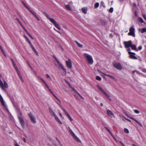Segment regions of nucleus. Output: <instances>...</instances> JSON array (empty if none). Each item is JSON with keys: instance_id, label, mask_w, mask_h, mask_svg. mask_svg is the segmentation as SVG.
I'll use <instances>...</instances> for the list:
<instances>
[{"instance_id": "338daca9", "label": "nucleus", "mask_w": 146, "mask_h": 146, "mask_svg": "<svg viewBox=\"0 0 146 146\" xmlns=\"http://www.w3.org/2000/svg\"><path fill=\"white\" fill-rule=\"evenodd\" d=\"M41 80L42 81V82L44 83V84L46 83L44 81V80L42 78H41Z\"/></svg>"}, {"instance_id": "6e6552de", "label": "nucleus", "mask_w": 146, "mask_h": 146, "mask_svg": "<svg viewBox=\"0 0 146 146\" xmlns=\"http://www.w3.org/2000/svg\"><path fill=\"white\" fill-rule=\"evenodd\" d=\"M98 71L100 73H101L102 74L101 75V76H104V75L106 76H108L110 77V78H111L113 80H114L115 81H116L117 80H116V78L114 77L113 76H111V75H110L109 74H105V73H104V72H102L101 71H100L99 70H98Z\"/></svg>"}, {"instance_id": "f3484780", "label": "nucleus", "mask_w": 146, "mask_h": 146, "mask_svg": "<svg viewBox=\"0 0 146 146\" xmlns=\"http://www.w3.org/2000/svg\"><path fill=\"white\" fill-rule=\"evenodd\" d=\"M49 110L50 114L54 116V118L57 116L55 113L50 108H49Z\"/></svg>"}, {"instance_id": "9d476101", "label": "nucleus", "mask_w": 146, "mask_h": 146, "mask_svg": "<svg viewBox=\"0 0 146 146\" xmlns=\"http://www.w3.org/2000/svg\"><path fill=\"white\" fill-rule=\"evenodd\" d=\"M50 22L53 23L54 26L59 30H60V25L57 23L56 21L53 19H51Z\"/></svg>"}, {"instance_id": "774afa93", "label": "nucleus", "mask_w": 146, "mask_h": 146, "mask_svg": "<svg viewBox=\"0 0 146 146\" xmlns=\"http://www.w3.org/2000/svg\"><path fill=\"white\" fill-rule=\"evenodd\" d=\"M19 24L22 26V28L24 26L21 23V22L19 23Z\"/></svg>"}, {"instance_id": "a878e982", "label": "nucleus", "mask_w": 146, "mask_h": 146, "mask_svg": "<svg viewBox=\"0 0 146 146\" xmlns=\"http://www.w3.org/2000/svg\"><path fill=\"white\" fill-rule=\"evenodd\" d=\"M105 129L108 131V132L110 134V135L113 137H114L113 135L112 134L110 130L108 129V128L106 127H105Z\"/></svg>"}, {"instance_id": "a19ab883", "label": "nucleus", "mask_w": 146, "mask_h": 146, "mask_svg": "<svg viewBox=\"0 0 146 146\" xmlns=\"http://www.w3.org/2000/svg\"><path fill=\"white\" fill-rule=\"evenodd\" d=\"M56 139L58 141L59 144L60 146H63V145L61 143L60 141L57 138H56Z\"/></svg>"}, {"instance_id": "0e129e2a", "label": "nucleus", "mask_w": 146, "mask_h": 146, "mask_svg": "<svg viewBox=\"0 0 146 146\" xmlns=\"http://www.w3.org/2000/svg\"><path fill=\"white\" fill-rule=\"evenodd\" d=\"M123 117L126 120L129 121L131 122V121L130 120H129V119H127L126 118H125V117Z\"/></svg>"}, {"instance_id": "0eeeda50", "label": "nucleus", "mask_w": 146, "mask_h": 146, "mask_svg": "<svg viewBox=\"0 0 146 146\" xmlns=\"http://www.w3.org/2000/svg\"><path fill=\"white\" fill-rule=\"evenodd\" d=\"M98 71L100 73H101L102 74L101 75V76H104V75L106 76H108L110 77V78H111L113 80H114L115 81H116L117 80H116V78L114 77L113 76H111V75H110L109 74H105V73H104V72H102L101 71H100L99 70H98Z\"/></svg>"}, {"instance_id": "c9c22d12", "label": "nucleus", "mask_w": 146, "mask_h": 146, "mask_svg": "<svg viewBox=\"0 0 146 146\" xmlns=\"http://www.w3.org/2000/svg\"><path fill=\"white\" fill-rule=\"evenodd\" d=\"M138 21L139 22H140L141 23H143L144 22V21L142 18L139 17L138 18Z\"/></svg>"}, {"instance_id": "3c124183", "label": "nucleus", "mask_w": 146, "mask_h": 146, "mask_svg": "<svg viewBox=\"0 0 146 146\" xmlns=\"http://www.w3.org/2000/svg\"><path fill=\"white\" fill-rule=\"evenodd\" d=\"M142 16L144 20L146 21V15L145 14H144L142 15Z\"/></svg>"}, {"instance_id": "e2e57ef3", "label": "nucleus", "mask_w": 146, "mask_h": 146, "mask_svg": "<svg viewBox=\"0 0 146 146\" xmlns=\"http://www.w3.org/2000/svg\"><path fill=\"white\" fill-rule=\"evenodd\" d=\"M142 48V46H140L138 47V49L139 50H140Z\"/></svg>"}, {"instance_id": "13d9d810", "label": "nucleus", "mask_w": 146, "mask_h": 146, "mask_svg": "<svg viewBox=\"0 0 146 146\" xmlns=\"http://www.w3.org/2000/svg\"><path fill=\"white\" fill-rule=\"evenodd\" d=\"M15 146H20V145L18 144L17 142H16L14 144Z\"/></svg>"}, {"instance_id": "7c9ffc66", "label": "nucleus", "mask_w": 146, "mask_h": 146, "mask_svg": "<svg viewBox=\"0 0 146 146\" xmlns=\"http://www.w3.org/2000/svg\"><path fill=\"white\" fill-rule=\"evenodd\" d=\"M74 92L76 93L80 96V98L83 99H84V98L78 92H77L76 90H74Z\"/></svg>"}, {"instance_id": "423d86ee", "label": "nucleus", "mask_w": 146, "mask_h": 146, "mask_svg": "<svg viewBox=\"0 0 146 146\" xmlns=\"http://www.w3.org/2000/svg\"><path fill=\"white\" fill-rule=\"evenodd\" d=\"M132 44V42L131 40H129L128 41H124L123 42V44L125 48H126L130 47Z\"/></svg>"}, {"instance_id": "4be33fe9", "label": "nucleus", "mask_w": 146, "mask_h": 146, "mask_svg": "<svg viewBox=\"0 0 146 146\" xmlns=\"http://www.w3.org/2000/svg\"><path fill=\"white\" fill-rule=\"evenodd\" d=\"M65 7L67 9L71 11L72 10V7L69 4L65 5Z\"/></svg>"}, {"instance_id": "393cba45", "label": "nucleus", "mask_w": 146, "mask_h": 146, "mask_svg": "<svg viewBox=\"0 0 146 146\" xmlns=\"http://www.w3.org/2000/svg\"><path fill=\"white\" fill-rule=\"evenodd\" d=\"M52 56L53 57V58H54V59L58 63V64H60L59 61L57 59V58H56V57L54 55H52Z\"/></svg>"}, {"instance_id": "4c0bfd02", "label": "nucleus", "mask_w": 146, "mask_h": 146, "mask_svg": "<svg viewBox=\"0 0 146 146\" xmlns=\"http://www.w3.org/2000/svg\"><path fill=\"white\" fill-rule=\"evenodd\" d=\"M99 5V4L98 3H96L94 5V7L95 8H98Z\"/></svg>"}, {"instance_id": "052dcab7", "label": "nucleus", "mask_w": 146, "mask_h": 146, "mask_svg": "<svg viewBox=\"0 0 146 146\" xmlns=\"http://www.w3.org/2000/svg\"><path fill=\"white\" fill-rule=\"evenodd\" d=\"M134 14H135V15L136 16H137L138 15L137 12L136 11H135V12H134Z\"/></svg>"}, {"instance_id": "5701e85b", "label": "nucleus", "mask_w": 146, "mask_h": 146, "mask_svg": "<svg viewBox=\"0 0 146 146\" xmlns=\"http://www.w3.org/2000/svg\"><path fill=\"white\" fill-rule=\"evenodd\" d=\"M132 48V50H135L136 51H138L137 50V48L136 47V45H132V44H131V46L130 47Z\"/></svg>"}, {"instance_id": "20e7f679", "label": "nucleus", "mask_w": 146, "mask_h": 146, "mask_svg": "<svg viewBox=\"0 0 146 146\" xmlns=\"http://www.w3.org/2000/svg\"><path fill=\"white\" fill-rule=\"evenodd\" d=\"M0 101L2 105L4 107V108L8 111H9V110L7 108V106L4 100L0 94Z\"/></svg>"}, {"instance_id": "58836bf2", "label": "nucleus", "mask_w": 146, "mask_h": 146, "mask_svg": "<svg viewBox=\"0 0 146 146\" xmlns=\"http://www.w3.org/2000/svg\"><path fill=\"white\" fill-rule=\"evenodd\" d=\"M124 132L125 133L127 134L129 133V131L126 128H125L124 129Z\"/></svg>"}, {"instance_id": "f8f14e48", "label": "nucleus", "mask_w": 146, "mask_h": 146, "mask_svg": "<svg viewBox=\"0 0 146 146\" xmlns=\"http://www.w3.org/2000/svg\"><path fill=\"white\" fill-rule=\"evenodd\" d=\"M107 112L108 115L111 118L115 117V116L114 114L109 109L107 110Z\"/></svg>"}, {"instance_id": "ddd939ff", "label": "nucleus", "mask_w": 146, "mask_h": 146, "mask_svg": "<svg viewBox=\"0 0 146 146\" xmlns=\"http://www.w3.org/2000/svg\"><path fill=\"white\" fill-rule=\"evenodd\" d=\"M20 123L23 128H25L24 122L23 119L20 117H18Z\"/></svg>"}, {"instance_id": "2f4dec72", "label": "nucleus", "mask_w": 146, "mask_h": 146, "mask_svg": "<svg viewBox=\"0 0 146 146\" xmlns=\"http://www.w3.org/2000/svg\"><path fill=\"white\" fill-rule=\"evenodd\" d=\"M60 107L62 110L64 112L66 115L68 113L67 112V111L64 108H63L62 106H61Z\"/></svg>"}, {"instance_id": "09e8293b", "label": "nucleus", "mask_w": 146, "mask_h": 146, "mask_svg": "<svg viewBox=\"0 0 146 146\" xmlns=\"http://www.w3.org/2000/svg\"><path fill=\"white\" fill-rule=\"evenodd\" d=\"M28 35L33 40L34 39L33 37L29 33H28Z\"/></svg>"}, {"instance_id": "49530a36", "label": "nucleus", "mask_w": 146, "mask_h": 146, "mask_svg": "<svg viewBox=\"0 0 146 146\" xmlns=\"http://www.w3.org/2000/svg\"><path fill=\"white\" fill-rule=\"evenodd\" d=\"M113 11V7H111L109 10V12L110 13H112Z\"/></svg>"}, {"instance_id": "bf43d9fd", "label": "nucleus", "mask_w": 146, "mask_h": 146, "mask_svg": "<svg viewBox=\"0 0 146 146\" xmlns=\"http://www.w3.org/2000/svg\"><path fill=\"white\" fill-rule=\"evenodd\" d=\"M13 105H14V106L16 107V108H17V104H16V103H13Z\"/></svg>"}, {"instance_id": "69168bd1", "label": "nucleus", "mask_w": 146, "mask_h": 146, "mask_svg": "<svg viewBox=\"0 0 146 146\" xmlns=\"http://www.w3.org/2000/svg\"><path fill=\"white\" fill-rule=\"evenodd\" d=\"M46 76L47 78H51L50 76H49V75L48 74H46Z\"/></svg>"}, {"instance_id": "c756f323", "label": "nucleus", "mask_w": 146, "mask_h": 146, "mask_svg": "<svg viewBox=\"0 0 146 146\" xmlns=\"http://www.w3.org/2000/svg\"><path fill=\"white\" fill-rule=\"evenodd\" d=\"M74 92L76 93L80 96V98L83 99H84V98L78 92H77L76 90H74Z\"/></svg>"}, {"instance_id": "7ed1b4c3", "label": "nucleus", "mask_w": 146, "mask_h": 146, "mask_svg": "<svg viewBox=\"0 0 146 146\" xmlns=\"http://www.w3.org/2000/svg\"><path fill=\"white\" fill-rule=\"evenodd\" d=\"M98 89L103 94L106 96L107 98L110 99V96L99 85H97L96 86Z\"/></svg>"}, {"instance_id": "37998d69", "label": "nucleus", "mask_w": 146, "mask_h": 146, "mask_svg": "<svg viewBox=\"0 0 146 146\" xmlns=\"http://www.w3.org/2000/svg\"><path fill=\"white\" fill-rule=\"evenodd\" d=\"M67 67L68 68H71L72 67V64H66Z\"/></svg>"}, {"instance_id": "f704fd0d", "label": "nucleus", "mask_w": 146, "mask_h": 146, "mask_svg": "<svg viewBox=\"0 0 146 146\" xmlns=\"http://www.w3.org/2000/svg\"><path fill=\"white\" fill-rule=\"evenodd\" d=\"M66 115L70 121H72L73 120V119L71 118V117H70V115L68 114V113Z\"/></svg>"}, {"instance_id": "cd10ccee", "label": "nucleus", "mask_w": 146, "mask_h": 146, "mask_svg": "<svg viewBox=\"0 0 146 146\" xmlns=\"http://www.w3.org/2000/svg\"><path fill=\"white\" fill-rule=\"evenodd\" d=\"M25 36L26 41L29 43L30 46L31 44H32L31 41H30L29 39L27 38V37L25 35Z\"/></svg>"}, {"instance_id": "e433bc0d", "label": "nucleus", "mask_w": 146, "mask_h": 146, "mask_svg": "<svg viewBox=\"0 0 146 146\" xmlns=\"http://www.w3.org/2000/svg\"><path fill=\"white\" fill-rule=\"evenodd\" d=\"M146 32V28H144L141 29V33H143Z\"/></svg>"}, {"instance_id": "4468645a", "label": "nucleus", "mask_w": 146, "mask_h": 146, "mask_svg": "<svg viewBox=\"0 0 146 146\" xmlns=\"http://www.w3.org/2000/svg\"><path fill=\"white\" fill-rule=\"evenodd\" d=\"M128 53L130 54L129 55L130 58H131L135 59H137V57L134 55H135V53L134 52H129Z\"/></svg>"}, {"instance_id": "412c9836", "label": "nucleus", "mask_w": 146, "mask_h": 146, "mask_svg": "<svg viewBox=\"0 0 146 146\" xmlns=\"http://www.w3.org/2000/svg\"><path fill=\"white\" fill-rule=\"evenodd\" d=\"M0 87L3 90H5L3 83L1 79H0Z\"/></svg>"}, {"instance_id": "dca6fc26", "label": "nucleus", "mask_w": 146, "mask_h": 146, "mask_svg": "<svg viewBox=\"0 0 146 146\" xmlns=\"http://www.w3.org/2000/svg\"><path fill=\"white\" fill-rule=\"evenodd\" d=\"M113 66L116 69L118 70H121L122 68V67L121 64H113Z\"/></svg>"}, {"instance_id": "1a4fd4ad", "label": "nucleus", "mask_w": 146, "mask_h": 146, "mask_svg": "<svg viewBox=\"0 0 146 146\" xmlns=\"http://www.w3.org/2000/svg\"><path fill=\"white\" fill-rule=\"evenodd\" d=\"M129 31V32L128 33V35L133 36V35H135V29L133 28V26L131 27L130 28Z\"/></svg>"}, {"instance_id": "39448f33", "label": "nucleus", "mask_w": 146, "mask_h": 146, "mask_svg": "<svg viewBox=\"0 0 146 146\" xmlns=\"http://www.w3.org/2000/svg\"><path fill=\"white\" fill-rule=\"evenodd\" d=\"M28 115L30 117L31 122L34 123H36V121L35 116L31 113H29Z\"/></svg>"}, {"instance_id": "de8ad7c7", "label": "nucleus", "mask_w": 146, "mask_h": 146, "mask_svg": "<svg viewBox=\"0 0 146 146\" xmlns=\"http://www.w3.org/2000/svg\"><path fill=\"white\" fill-rule=\"evenodd\" d=\"M52 95L56 98L57 100H58L60 102V100L54 94V93L53 94H52Z\"/></svg>"}, {"instance_id": "aec40b11", "label": "nucleus", "mask_w": 146, "mask_h": 146, "mask_svg": "<svg viewBox=\"0 0 146 146\" xmlns=\"http://www.w3.org/2000/svg\"><path fill=\"white\" fill-rule=\"evenodd\" d=\"M31 47V48L33 49V50L36 53V55L38 56V52L35 49V48L34 46H33V45L32 44H31L30 45Z\"/></svg>"}, {"instance_id": "a18cd8bd", "label": "nucleus", "mask_w": 146, "mask_h": 146, "mask_svg": "<svg viewBox=\"0 0 146 146\" xmlns=\"http://www.w3.org/2000/svg\"><path fill=\"white\" fill-rule=\"evenodd\" d=\"M34 16L35 15H36L30 9L28 10Z\"/></svg>"}, {"instance_id": "c85d7f7f", "label": "nucleus", "mask_w": 146, "mask_h": 146, "mask_svg": "<svg viewBox=\"0 0 146 146\" xmlns=\"http://www.w3.org/2000/svg\"><path fill=\"white\" fill-rule=\"evenodd\" d=\"M59 68L62 69L65 72H66V70L64 68L62 64H59Z\"/></svg>"}, {"instance_id": "ea45409f", "label": "nucleus", "mask_w": 146, "mask_h": 146, "mask_svg": "<svg viewBox=\"0 0 146 146\" xmlns=\"http://www.w3.org/2000/svg\"><path fill=\"white\" fill-rule=\"evenodd\" d=\"M96 79L98 80H99V81H100L101 80V78L99 76H97L96 77Z\"/></svg>"}, {"instance_id": "c03bdc74", "label": "nucleus", "mask_w": 146, "mask_h": 146, "mask_svg": "<svg viewBox=\"0 0 146 146\" xmlns=\"http://www.w3.org/2000/svg\"><path fill=\"white\" fill-rule=\"evenodd\" d=\"M25 7L28 10L30 9V8L25 3H23Z\"/></svg>"}, {"instance_id": "a211bd4d", "label": "nucleus", "mask_w": 146, "mask_h": 146, "mask_svg": "<svg viewBox=\"0 0 146 146\" xmlns=\"http://www.w3.org/2000/svg\"><path fill=\"white\" fill-rule=\"evenodd\" d=\"M43 13L44 14V15L46 16V18L49 20V21H50V20H51V19H53L52 18H50V17H49V15L46 12H43Z\"/></svg>"}, {"instance_id": "f03ea898", "label": "nucleus", "mask_w": 146, "mask_h": 146, "mask_svg": "<svg viewBox=\"0 0 146 146\" xmlns=\"http://www.w3.org/2000/svg\"><path fill=\"white\" fill-rule=\"evenodd\" d=\"M84 56L86 58L89 64H92L93 63V59L91 55L86 53H84Z\"/></svg>"}, {"instance_id": "bb28decb", "label": "nucleus", "mask_w": 146, "mask_h": 146, "mask_svg": "<svg viewBox=\"0 0 146 146\" xmlns=\"http://www.w3.org/2000/svg\"><path fill=\"white\" fill-rule=\"evenodd\" d=\"M4 85V87L7 88L8 87V85L6 82L5 81H3Z\"/></svg>"}, {"instance_id": "9b49d317", "label": "nucleus", "mask_w": 146, "mask_h": 146, "mask_svg": "<svg viewBox=\"0 0 146 146\" xmlns=\"http://www.w3.org/2000/svg\"><path fill=\"white\" fill-rule=\"evenodd\" d=\"M13 65H14V68H15V69L16 70L17 72V74H18L19 77L21 79L22 82H23L24 81L23 80V78L22 77V76L20 73V72H19V71L18 69L17 68V67L16 66V64H13Z\"/></svg>"}, {"instance_id": "603ef678", "label": "nucleus", "mask_w": 146, "mask_h": 146, "mask_svg": "<svg viewBox=\"0 0 146 146\" xmlns=\"http://www.w3.org/2000/svg\"><path fill=\"white\" fill-rule=\"evenodd\" d=\"M135 72H136V73L137 74L139 73V72H138V71H137L136 70L133 71L132 72V73L133 74H134L135 73Z\"/></svg>"}, {"instance_id": "680f3d73", "label": "nucleus", "mask_w": 146, "mask_h": 146, "mask_svg": "<svg viewBox=\"0 0 146 146\" xmlns=\"http://www.w3.org/2000/svg\"><path fill=\"white\" fill-rule=\"evenodd\" d=\"M11 60L12 62V64H15V62L14 60L13 59L11 58Z\"/></svg>"}, {"instance_id": "72a5a7b5", "label": "nucleus", "mask_w": 146, "mask_h": 146, "mask_svg": "<svg viewBox=\"0 0 146 146\" xmlns=\"http://www.w3.org/2000/svg\"><path fill=\"white\" fill-rule=\"evenodd\" d=\"M100 22L102 24V25H105L106 23L105 22V21L103 19L101 20H100Z\"/></svg>"}, {"instance_id": "473e14b6", "label": "nucleus", "mask_w": 146, "mask_h": 146, "mask_svg": "<svg viewBox=\"0 0 146 146\" xmlns=\"http://www.w3.org/2000/svg\"><path fill=\"white\" fill-rule=\"evenodd\" d=\"M75 42L78 47L80 48H82L83 47V45H82L80 44L77 41H75Z\"/></svg>"}, {"instance_id": "5fc2aeb1", "label": "nucleus", "mask_w": 146, "mask_h": 146, "mask_svg": "<svg viewBox=\"0 0 146 146\" xmlns=\"http://www.w3.org/2000/svg\"><path fill=\"white\" fill-rule=\"evenodd\" d=\"M142 71L146 73V69L145 68H142Z\"/></svg>"}, {"instance_id": "6e6d98bb", "label": "nucleus", "mask_w": 146, "mask_h": 146, "mask_svg": "<svg viewBox=\"0 0 146 146\" xmlns=\"http://www.w3.org/2000/svg\"><path fill=\"white\" fill-rule=\"evenodd\" d=\"M24 30L28 34V33H29L27 31V29L23 27Z\"/></svg>"}, {"instance_id": "8fccbe9b", "label": "nucleus", "mask_w": 146, "mask_h": 146, "mask_svg": "<svg viewBox=\"0 0 146 146\" xmlns=\"http://www.w3.org/2000/svg\"><path fill=\"white\" fill-rule=\"evenodd\" d=\"M134 111L135 113L137 114H139L140 113L139 111L137 110H134Z\"/></svg>"}, {"instance_id": "864d4df0", "label": "nucleus", "mask_w": 146, "mask_h": 146, "mask_svg": "<svg viewBox=\"0 0 146 146\" xmlns=\"http://www.w3.org/2000/svg\"><path fill=\"white\" fill-rule=\"evenodd\" d=\"M35 18L38 20L40 21V19L39 18L37 17V16L36 15L34 16Z\"/></svg>"}, {"instance_id": "79ce46f5", "label": "nucleus", "mask_w": 146, "mask_h": 146, "mask_svg": "<svg viewBox=\"0 0 146 146\" xmlns=\"http://www.w3.org/2000/svg\"><path fill=\"white\" fill-rule=\"evenodd\" d=\"M66 64H72L70 60L69 59L68 61H66Z\"/></svg>"}, {"instance_id": "f257e3e1", "label": "nucleus", "mask_w": 146, "mask_h": 146, "mask_svg": "<svg viewBox=\"0 0 146 146\" xmlns=\"http://www.w3.org/2000/svg\"><path fill=\"white\" fill-rule=\"evenodd\" d=\"M67 130L73 138L78 142L81 143V141L74 134L70 127L67 128Z\"/></svg>"}, {"instance_id": "2eb2a0df", "label": "nucleus", "mask_w": 146, "mask_h": 146, "mask_svg": "<svg viewBox=\"0 0 146 146\" xmlns=\"http://www.w3.org/2000/svg\"><path fill=\"white\" fill-rule=\"evenodd\" d=\"M126 115L128 117H129L130 119L134 120L140 126L142 127V124L138 121L136 120L134 118H133L132 117H131L129 116L127 114H126Z\"/></svg>"}, {"instance_id": "4d7b16f0", "label": "nucleus", "mask_w": 146, "mask_h": 146, "mask_svg": "<svg viewBox=\"0 0 146 146\" xmlns=\"http://www.w3.org/2000/svg\"><path fill=\"white\" fill-rule=\"evenodd\" d=\"M65 82H66V83H67L68 84V85L70 87V84L68 82V81H67L65 80Z\"/></svg>"}, {"instance_id": "b1692460", "label": "nucleus", "mask_w": 146, "mask_h": 146, "mask_svg": "<svg viewBox=\"0 0 146 146\" xmlns=\"http://www.w3.org/2000/svg\"><path fill=\"white\" fill-rule=\"evenodd\" d=\"M87 9L86 7H84L82 8V12L84 14L87 13Z\"/></svg>"}, {"instance_id": "6ab92c4d", "label": "nucleus", "mask_w": 146, "mask_h": 146, "mask_svg": "<svg viewBox=\"0 0 146 146\" xmlns=\"http://www.w3.org/2000/svg\"><path fill=\"white\" fill-rule=\"evenodd\" d=\"M55 120L58 123L62 125V122L58 118V117L57 116L55 118Z\"/></svg>"}]
</instances>
